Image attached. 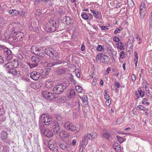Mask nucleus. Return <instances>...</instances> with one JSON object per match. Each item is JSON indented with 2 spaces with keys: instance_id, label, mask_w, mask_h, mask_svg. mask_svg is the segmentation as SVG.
Returning <instances> with one entry per match:
<instances>
[{
  "instance_id": "1",
  "label": "nucleus",
  "mask_w": 152,
  "mask_h": 152,
  "mask_svg": "<svg viewBox=\"0 0 152 152\" xmlns=\"http://www.w3.org/2000/svg\"><path fill=\"white\" fill-rule=\"evenodd\" d=\"M44 52V55L46 54L50 58L54 60L58 57V52L52 48H46Z\"/></svg>"
},
{
  "instance_id": "2",
  "label": "nucleus",
  "mask_w": 152,
  "mask_h": 152,
  "mask_svg": "<svg viewBox=\"0 0 152 152\" xmlns=\"http://www.w3.org/2000/svg\"><path fill=\"white\" fill-rule=\"evenodd\" d=\"M58 23L56 21L50 20L47 24L46 29L47 32H52L55 31L56 29Z\"/></svg>"
},
{
  "instance_id": "3",
  "label": "nucleus",
  "mask_w": 152,
  "mask_h": 152,
  "mask_svg": "<svg viewBox=\"0 0 152 152\" xmlns=\"http://www.w3.org/2000/svg\"><path fill=\"white\" fill-rule=\"evenodd\" d=\"M41 61L39 58L33 56L31 58V62L27 63V64L31 69L33 68L38 66V64L41 62Z\"/></svg>"
},
{
  "instance_id": "4",
  "label": "nucleus",
  "mask_w": 152,
  "mask_h": 152,
  "mask_svg": "<svg viewBox=\"0 0 152 152\" xmlns=\"http://www.w3.org/2000/svg\"><path fill=\"white\" fill-rule=\"evenodd\" d=\"M30 50L34 54L39 56L42 58L44 57V52L41 47L39 48L34 45L32 46Z\"/></svg>"
},
{
  "instance_id": "5",
  "label": "nucleus",
  "mask_w": 152,
  "mask_h": 152,
  "mask_svg": "<svg viewBox=\"0 0 152 152\" xmlns=\"http://www.w3.org/2000/svg\"><path fill=\"white\" fill-rule=\"evenodd\" d=\"M66 85L65 83L58 84L54 87L53 88V91L55 92L58 96V94H60L62 93L64 90L66 88Z\"/></svg>"
},
{
  "instance_id": "6",
  "label": "nucleus",
  "mask_w": 152,
  "mask_h": 152,
  "mask_svg": "<svg viewBox=\"0 0 152 152\" xmlns=\"http://www.w3.org/2000/svg\"><path fill=\"white\" fill-rule=\"evenodd\" d=\"M97 137V134L94 132L91 133V134H85L83 137L82 140V143H83V144L85 142H86V144L88 143L87 140L88 139L92 140L96 138Z\"/></svg>"
},
{
  "instance_id": "7",
  "label": "nucleus",
  "mask_w": 152,
  "mask_h": 152,
  "mask_svg": "<svg viewBox=\"0 0 152 152\" xmlns=\"http://www.w3.org/2000/svg\"><path fill=\"white\" fill-rule=\"evenodd\" d=\"M42 95L44 97L49 100L55 99L58 97L57 94L48 92L46 91H43L42 92Z\"/></svg>"
},
{
  "instance_id": "8",
  "label": "nucleus",
  "mask_w": 152,
  "mask_h": 152,
  "mask_svg": "<svg viewBox=\"0 0 152 152\" xmlns=\"http://www.w3.org/2000/svg\"><path fill=\"white\" fill-rule=\"evenodd\" d=\"M97 58L100 60L102 63L104 64H107L110 61L109 57L103 54H98L96 56V60Z\"/></svg>"
},
{
  "instance_id": "9",
  "label": "nucleus",
  "mask_w": 152,
  "mask_h": 152,
  "mask_svg": "<svg viewBox=\"0 0 152 152\" xmlns=\"http://www.w3.org/2000/svg\"><path fill=\"white\" fill-rule=\"evenodd\" d=\"M48 146L49 149L53 152H57L58 151V147L56 145L55 142L53 140H50L48 143Z\"/></svg>"
},
{
  "instance_id": "10",
  "label": "nucleus",
  "mask_w": 152,
  "mask_h": 152,
  "mask_svg": "<svg viewBox=\"0 0 152 152\" xmlns=\"http://www.w3.org/2000/svg\"><path fill=\"white\" fill-rule=\"evenodd\" d=\"M4 53L6 56V59L9 61L12 58V55L11 51L8 48L5 47L3 49Z\"/></svg>"
},
{
  "instance_id": "11",
  "label": "nucleus",
  "mask_w": 152,
  "mask_h": 152,
  "mask_svg": "<svg viewBox=\"0 0 152 152\" xmlns=\"http://www.w3.org/2000/svg\"><path fill=\"white\" fill-rule=\"evenodd\" d=\"M65 128L67 130L70 131H75L76 130V126L69 122H67L64 125Z\"/></svg>"
},
{
  "instance_id": "12",
  "label": "nucleus",
  "mask_w": 152,
  "mask_h": 152,
  "mask_svg": "<svg viewBox=\"0 0 152 152\" xmlns=\"http://www.w3.org/2000/svg\"><path fill=\"white\" fill-rule=\"evenodd\" d=\"M42 121L47 125H50L51 126L53 124V122H55V121H52L51 117L48 115H44Z\"/></svg>"
},
{
  "instance_id": "13",
  "label": "nucleus",
  "mask_w": 152,
  "mask_h": 152,
  "mask_svg": "<svg viewBox=\"0 0 152 152\" xmlns=\"http://www.w3.org/2000/svg\"><path fill=\"white\" fill-rule=\"evenodd\" d=\"M41 74L36 71H33L30 74V77L34 80H38L40 77Z\"/></svg>"
},
{
  "instance_id": "14",
  "label": "nucleus",
  "mask_w": 152,
  "mask_h": 152,
  "mask_svg": "<svg viewBox=\"0 0 152 152\" xmlns=\"http://www.w3.org/2000/svg\"><path fill=\"white\" fill-rule=\"evenodd\" d=\"M142 89V88H141L140 91L138 90L135 92L136 96L137 97L136 98V100L138 99L140 96L141 97H144L145 93H146L145 91H143Z\"/></svg>"
},
{
  "instance_id": "15",
  "label": "nucleus",
  "mask_w": 152,
  "mask_h": 152,
  "mask_svg": "<svg viewBox=\"0 0 152 152\" xmlns=\"http://www.w3.org/2000/svg\"><path fill=\"white\" fill-rule=\"evenodd\" d=\"M51 126H52V127L53 128V131L54 133L56 134L58 133L60 129V127L56 122H53V124Z\"/></svg>"
},
{
  "instance_id": "16",
  "label": "nucleus",
  "mask_w": 152,
  "mask_h": 152,
  "mask_svg": "<svg viewBox=\"0 0 152 152\" xmlns=\"http://www.w3.org/2000/svg\"><path fill=\"white\" fill-rule=\"evenodd\" d=\"M147 8L146 5L145 4L144 2H142L141 3L140 7V16L142 14H143L145 11L146 10Z\"/></svg>"
},
{
  "instance_id": "17",
  "label": "nucleus",
  "mask_w": 152,
  "mask_h": 152,
  "mask_svg": "<svg viewBox=\"0 0 152 152\" xmlns=\"http://www.w3.org/2000/svg\"><path fill=\"white\" fill-rule=\"evenodd\" d=\"M63 23L68 25L72 23V20L69 17L65 16L63 19Z\"/></svg>"
},
{
  "instance_id": "18",
  "label": "nucleus",
  "mask_w": 152,
  "mask_h": 152,
  "mask_svg": "<svg viewBox=\"0 0 152 152\" xmlns=\"http://www.w3.org/2000/svg\"><path fill=\"white\" fill-rule=\"evenodd\" d=\"M15 35L14 33L11 34L8 37H5V39H8L10 42H12L16 40Z\"/></svg>"
},
{
  "instance_id": "19",
  "label": "nucleus",
  "mask_w": 152,
  "mask_h": 152,
  "mask_svg": "<svg viewBox=\"0 0 152 152\" xmlns=\"http://www.w3.org/2000/svg\"><path fill=\"white\" fill-rule=\"evenodd\" d=\"M55 86V82L53 81H47L45 83V86L46 87L48 88H50L53 87Z\"/></svg>"
},
{
  "instance_id": "20",
  "label": "nucleus",
  "mask_w": 152,
  "mask_h": 152,
  "mask_svg": "<svg viewBox=\"0 0 152 152\" xmlns=\"http://www.w3.org/2000/svg\"><path fill=\"white\" fill-rule=\"evenodd\" d=\"M42 134L48 137H50L53 136V132L49 129H47Z\"/></svg>"
},
{
  "instance_id": "21",
  "label": "nucleus",
  "mask_w": 152,
  "mask_h": 152,
  "mask_svg": "<svg viewBox=\"0 0 152 152\" xmlns=\"http://www.w3.org/2000/svg\"><path fill=\"white\" fill-rule=\"evenodd\" d=\"M8 133L5 131H3L1 133V138L3 141L7 139Z\"/></svg>"
},
{
  "instance_id": "22",
  "label": "nucleus",
  "mask_w": 152,
  "mask_h": 152,
  "mask_svg": "<svg viewBox=\"0 0 152 152\" xmlns=\"http://www.w3.org/2000/svg\"><path fill=\"white\" fill-rule=\"evenodd\" d=\"M15 37L16 40L17 39L16 41L19 40L21 39L23 36V33L20 32H18L16 33H15Z\"/></svg>"
},
{
  "instance_id": "23",
  "label": "nucleus",
  "mask_w": 152,
  "mask_h": 152,
  "mask_svg": "<svg viewBox=\"0 0 152 152\" xmlns=\"http://www.w3.org/2000/svg\"><path fill=\"white\" fill-rule=\"evenodd\" d=\"M59 135L60 137L65 138H66L69 136V134L63 130H62L60 132Z\"/></svg>"
},
{
  "instance_id": "24",
  "label": "nucleus",
  "mask_w": 152,
  "mask_h": 152,
  "mask_svg": "<svg viewBox=\"0 0 152 152\" xmlns=\"http://www.w3.org/2000/svg\"><path fill=\"white\" fill-rule=\"evenodd\" d=\"M102 136L108 140H110L111 139L112 136L111 134H109L108 132L107 131L104 132V133H103Z\"/></svg>"
},
{
  "instance_id": "25",
  "label": "nucleus",
  "mask_w": 152,
  "mask_h": 152,
  "mask_svg": "<svg viewBox=\"0 0 152 152\" xmlns=\"http://www.w3.org/2000/svg\"><path fill=\"white\" fill-rule=\"evenodd\" d=\"M68 145L66 142H61L59 143V147L62 149L65 150L68 147Z\"/></svg>"
},
{
  "instance_id": "26",
  "label": "nucleus",
  "mask_w": 152,
  "mask_h": 152,
  "mask_svg": "<svg viewBox=\"0 0 152 152\" xmlns=\"http://www.w3.org/2000/svg\"><path fill=\"white\" fill-rule=\"evenodd\" d=\"M17 60H14L11 62H10L11 63V65L13 67V68H15L17 67L18 66V62Z\"/></svg>"
},
{
  "instance_id": "27",
  "label": "nucleus",
  "mask_w": 152,
  "mask_h": 152,
  "mask_svg": "<svg viewBox=\"0 0 152 152\" xmlns=\"http://www.w3.org/2000/svg\"><path fill=\"white\" fill-rule=\"evenodd\" d=\"M75 95V90L72 89H71L68 94V97L69 98H74Z\"/></svg>"
},
{
  "instance_id": "28",
  "label": "nucleus",
  "mask_w": 152,
  "mask_h": 152,
  "mask_svg": "<svg viewBox=\"0 0 152 152\" xmlns=\"http://www.w3.org/2000/svg\"><path fill=\"white\" fill-rule=\"evenodd\" d=\"M9 13L13 16H16L19 13V12L16 10H10L9 11Z\"/></svg>"
},
{
  "instance_id": "29",
  "label": "nucleus",
  "mask_w": 152,
  "mask_h": 152,
  "mask_svg": "<svg viewBox=\"0 0 152 152\" xmlns=\"http://www.w3.org/2000/svg\"><path fill=\"white\" fill-rule=\"evenodd\" d=\"M66 101V97L63 96L61 98H59L57 101L58 103H64Z\"/></svg>"
},
{
  "instance_id": "30",
  "label": "nucleus",
  "mask_w": 152,
  "mask_h": 152,
  "mask_svg": "<svg viewBox=\"0 0 152 152\" xmlns=\"http://www.w3.org/2000/svg\"><path fill=\"white\" fill-rule=\"evenodd\" d=\"M117 48L120 49L121 50H124L123 44L122 42H118L117 44Z\"/></svg>"
},
{
  "instance_id": "31",
  "label": "nucleus",
  "mask_w": 152,
  "mask_h": 152,
  "mask_svg": "<svg viewBox=\"0 0 152 152\" xmlns=\"http://www.w3.org/2000/svg\"><path fill=\"white\" fill-rule=\"evenodd\" d=\"M110 50L111 51V54H110V55L111 56L112 58L113 59V60H114L115 59L114 57L116 56L117 53V52L114 51V50H111L110 49Z\"/></svg>"
},
{
  "instance_id": "32",
  "label": "nucleus",
  "mask_w": 152,
  "mask_h": 152,
  "mask_svg": "<svg viewBox=\"0 0 152 152\" xmlns=\"http://www.w3.org/2000/svg\"><path fill=\"white\" fill-rule=\"evenodd\" d=\"M75 89L76 91L79 93H82L83 89L82 88L79 86H77L75 87Z\"/></svg>"
},
{
  "instance_id": "33",
  "label": "nucleus",
  "mask_w": 152,
  "mask_h": 152,
  "mask_svg": "<svg viewBox=\"0 0 152 152\" xmlns=\"http://www.w3.org/2000/svg\"><path fill=\"white\" fill-rule=\"evenodd\" d=\"M107 90H105L104 92V96L105 99L107 100H109L110 96L108 94H107Z\"/></svg>"
},
{
  "instance_id": "34",
  "label": "nucleus",
  "mask_w": 152,
  "mask_h": 152,
  "mask_svg": "<svg viewBox=\"0 0 152 152\" xmlns=\"http://www.w3.org/2000/svg\"><path fill=\"white\" fill-rule=\"evenodd\" d=\"M148 100V98H145L142 101V103L143 104H146L147 105H149L150 104V103L148 102H147Z\"/></svg>"
},
{
  "instance_id": "35",
  "label": "nucleus",
  "mask_w": 152,
  "mask_h": 152,
  "mask_svg": "<svg viewBox=\"0 0 152 152\" xmlns=\"http://www.w3.org/2000/svg\"><path fill=\"white\" fill-rule=\"evenodd\" d=\"M66 69L64 68L61 69H59L58 71V73L59 74L61 75L65 73Z\"/></svg>"
},
{
  "instance_id": "36",
  "label": "nucleus",
  "mask_w": 152,
  "mask_h": 152,
  "mask_svg": "<svg viewBox=\"0 0 152 152\" xmlns=\"http://www.w3.org/2000/svg\"><path fill=\"white\" fill-rule=\"evenodd\" d=\"M39 128L41 131V132L42 134L45 131V130L46 129L45 128L43 124L40 125Z\"/></svg>"
},
{
  "instance_id": "37",
  "label": "nucleus",
  "mask_w": 152,
  "mask_h": 152,
  "mask_svg": "<svg viewBox=\"0 0 152 152\" xmlns=\"http://www.w3.org/2000/svg\"><path fill=\"white\" fill-rule=\"evenodd\" d=\"M70 79L72 82L75 85L76 84V82L74 78V76L72 74H70Z\"/></svg>"
},
{
  "instance_id": "38",
  "label": "nucleus",
  "mask_w": 152,
  "mask_h": 152,
  "mask_svg": "<svg viewBox=\"0 0 152 152\" xmlns=\"http://www.w3.org/2000/svg\"><path fill=\"white\" fill-rule=\"evenodd\" d=\"M81 16L82 18L84 19L85 20L88 19V16L86 14L84 13L83 12L81 14Z\"/></svg>"
},
{
  "instance_id": "39",
  "label": "nucleus",
  "mask_w": 152,
  "mask_h": 152,
  "mask_svg": "<svg viewBox=\"0 0 152 152\" xmlns=\"http://www.w3.org/2000/svg\"><path fill=\"white\" fill-rule=\"evenodd\" d=\"M128 5L130 7H132L134 4V2L132 0H129L128 1Z\"/></svg>"
},
{
  "instance_id": "40",
  "label": "nucleus",
  "mask_w": 152,
  "mask_h": 152,
  "mask_svg": "<svg viewBox=\"0 0 152 152\" xmlns=\"http://www.w3.org/2000/svg\"><path fill=\"white\" fill-rule=\"evenodd\" d=\"M115 89L117 91H118L119 90V86L120 85V84L119 82L116 81L115 82Z\"/></svg>"
},
{
  "instance_id": "41",
  "label": "nucleus",
  "mask_w": 152,
  "mask_h": 152,
  "mask_svg": "<svg viewBox=\"0 0 152 152\" xmlns=\"http://www.w3.org/2000/svg\"><path fill=\"white\" fill-rule=\"evenodd\" d=\"M136 38L137 40V41H139L138 42V44H140L142 43V41H141V39L139 35L138 34H136Z\"/></svg>"
},
{
  "instance_id": "42",
  "label": "nucleus",
  "mask_w": 152,
  "mask_h": 152,
  "mask_svg": "<svg viewBox=\"0 0 152 152\" xmlns=\"http://www.w3.org/2000/svg\"><path fill=\"white\" fill-rule=\"evenodd\" d=\"M148 88L146 86H145V87H143L142 88V90L143 91H145L146 93V94H149V91L148 90Z\"/></svg>"
},
{
  "instance_id": "43",
  "label": "nucleus",
  "mask_w": 152,
  "mask_h": 152,
  "mask_svg": "<svg viewBox=\"0 0 152 152\" xmlns=\"http://www.w3.org/2000/svg\"><path fill=\"white\" fill-rule=\"evenodd\" d=\"M122 29V28H121V27H120L119 28H116L114 31V33L115 34H117L119 33Z\"/></svg>"
},
{
  "instance_id": "44",
  "label": "nucleus",
  "mask_w": 152,
  "mask_h": 152,
  "mask_svg": "<svg viewBox=\"0 0 152 152\" xmlns=\"http://www.w3.org/2000/svg\"><path fill=\"white\" fill-rule=\"evenodd\" d=\"M11 63H10V62H8L7 63L5 64L4 65V67L5 68L7 69V68H10V65H11Z\"/></svg>"
},
{
  "instance_id": "45",
  "label": "nucleus",
  "mask_w": 152,
  "mask_h": 152,
  "mask_svg": "<svg viewBox=\"0 0 152 152\" xmlns=\"http://www.w3.org/2000/svg\"><path fill=\"white\" fill-rule=\"evenodd\" d=\"M117 138L118 140L120 142V143L122 142L124 140V139L121 137L117 136Z\"/></svg>"
},
{
  "instance_id": "46",
  "label": "nucleus",
  "mask_w": 152,
  "mask_h": 152,
  "mask_svg": "<svg viewBox=\"0 0 152 152\" xmlns=\"http://www.w3.org/2000/svg\"><path fill=\"white\" fill-rule=\"evenodd\" d=\"M103 49V48L101 45H99L97 47V50L99 51H101Z\"/></svg>"
},
{
  "instance_id": "47",
  "label": "nucleus",
  "mask_w": 152,
  "mask_h": 152,
  "mask_svg": "<svg viewBox=\"0 0 152 152\" xmlns=\"http://www.w3.org/2000/svg\"><path fill=\"white\" fill-rule=\"evenodd\" d=\"M122 51L120 52V57L122 58H123L125 57V53L124 51L121 50Z\"/></svg>"
},
{
  "instance_id": "48",
  "label": "nucleus",
  "mask_w": 152,
  "mask_h": 152,
  "mask_svg": "<svg viewBox=\"0 0 152 152\" xmlns=\"http://www.w3.org/2000/svg\"><path fill=\"white\" fill-rule=\"evenodd\" d=\"M115 149L117 152H121V150L120 145L117 146L116 148H115Z\"/></svg>"
},
{
  "instance_id": "49",
  "label": "nucleus",
  "mask_w": 152,
  "mask_h": 152,
  "mask_svg": "<svg viewBox=\"0 0 152 152\" xmlns=\"http://www.w3.org/2000/svg\"><path fill=\"white\" fill-rule=\"evenodd\" d=\"M26 14V13L23 11H21L20 12H19V13L18 14L19 15L22 16H23L25 15Z\"/></svg>"
},
{
  "instance_id": "50",
  "label": "nucleus",
  "mask_w": 152,
  "mask_h": 152,
  "mask_svg": "<svg viewBox=\"0 0 152 152\" xmlns=\"http://www.w3.org/2000/svg\"><path fill=\"white\" fill-rule=\"evenodd\" d=\"M12 71V75H17L18 72L16 69H14V68H13V70Z\"/></svg>"
},
{
  "instance_id": "51",
  "label": "nucleus",
  "mask_w": 152,
  "mask_h": 152,
  "mask_svg": "<svg viewBox=\"0 0 152 152\" xmlns=\"http://www.w3.org/2000/svg\"><path fill=\"white\" fill-rule=\"evenodd\" d=\"M94 15V17H95L96 18H99V13L97 11H95V12L93 13Z\"/></svg>"
},
{
  "instance_id": "52",
  "label": "nucleus",
  "mask_w": 152,
  "mask_h": 152,
  "mask_svg": "<svg viewBox=\"0 0 152 152\" xmlns=\"http://www.w3.org/2000/svg\"><path fill=\"white\" fill-rule=\"evenodd\" d=\"M97 79V78H94V79L93 80V81L92 83V84L93 86H94L96 85Z\"/></svg>"
},
{
  "instance_id": "53",
  "label": "nucleus",
  "mask_w": 152,
  "mask_h": 152,
  "mask_svg": "<svg viewBox=\"0 0 152 152\" xmlns=\"http://www.w3.org/2000/svg\"><path fill=\"white\" fill-rule=\"evenodd\" d=\"M137 108L140 110H144V107L141 105H139L137 107Z\"/></svg>"
},
{
  "instance_id": "54",
  "label": "nucleus",
  "mask_w": 152,
  "mask_h": 152,
  "mask_svg": "<svg viewBox=\"0 0 152 152\" xmlns=\"http://www.w3.org/2000/svg\"><path fill=\"white\" fill-rule=\"evenodd\" d=\"M113 40L116 42H118L119 41H120V39H119V38L118 37H115L114 38H113Z\"/></svg>"
},
{
  "instance_id": "55",
  "label": "nucleus",
  "mask_w": 152,
  "mask_h": 152,
  "mask_svg": "<svg viewBox=\"0 0 152 152\" xmlns=\"http://www.w3.org/2000/svg\"><path fill=\"white\" fill-rule=\"evenodd\" d=\"M138 58H135L134 59V62L135 64V66L136 67L137 66V64L138 61Z\"/></svg>"
},
{
  "instance_id": "56",
  "label": "nucleus",
  "mask_w": 152,
  "mask_h": 152,
  "mask_svg": "<svg viewBox=\"0 0 152 152\" xmlns=\"http://www.w3.org/2000/svg\"><path fill=\"white\" fill-rule=\"evenodd\" d=\"M132 80L133 81H134L136 80V77L135 75L134 74H133L132 75Z\"/></svg>"
},
{
  "instance_id": "57",
  "label": "nucleus",
  "mask_w": 152,
  "mask_h": 152,
  "mask_svg": "<svg viewBox=\"0 0 152 152\" xmlns=\"http://www.w3.org/2000/svg\"><path fill=\"white\" fill-rule=\"evenodd\" d=\"M82 99L83 102H85L87 101L88 100V99L87 97L84 96L82 98Z\"/></svg>"
},
{
  "instance_id": "58",
  "label": "nucleus",
  "mask_w": 152,
  "mask_h": 152,
  "mask_svg": "<svg viewBox=\"0 0 152 152\" xmlns=\"http://www.w3.org/2000/svg\"><path fill=\"white\" fill-rule=\"evenodd\" d=\"M13 68H10V69H8L7 71L9 73H10V74H12V70H13Z\"/></svg>"
},
{
  "instance_id": "59",
  "label": "nucleus",
  "mask_w": 152,
  "mask_h": 152,
  "mask_svg": "<svg viewBox=\"0 0 152 152\" xmlns=\"http://www.w3.org/2000/svg\"><path fill=\"white\" fill-rule=\"evenodd\" d=\"M4 113V112L3 110L0 108V116H2Z\"/></svg>"
},
{
  "instance_id": "60",
  "label": "nucleus",
  "mask_w": 152,
  "mask_h": 152,
  "mask_svg": "<svg viewBox=\"0 0 152 152\" xmlns=\"http://www.w3.org/2000/svg\"><path fill=\"white\" fill-rule=\"evenodd\" d=\"M149 20L150 21V24H152V12L151 13L150 19Z\"/></svg>"
},
{
  "instance_id": "61",
  "label": "nucleus",
  "mask_w": 152,
  "mask_h": 152,
  "mask_svg": "<svg viewBox=\"0 0 152 152\" xmlns=\"http://www.w3.org/2000/svg\"><path fill=\"white\" fill-rule=\"evenodd\" d=\"M4 62V61L2 57L0 55V64L3 63Z\"/></svg>"
},
{
  "instance_id": "62",
  "label": "nucleus",
  "mask_w": 152,
  "mask_h": 152,
  "mask_svg": "<svg viewBox=\"0 0 152 152\" xmlns=\"http://www.w3.org/2000/svg\"><path fill=\"white\" fill-rule=\"evenodd\" d=\"M110 67H109L107 69L106 72L105 73V74H107L109 73V72L110 70Z\"/></svg>"
},
{
  "instance_id": "63",
  "label": "nucleus",
  "mask_w": 152,
  "mask_h": 152,
  "mask_svg": "<svg viewBox=\"0 0 152 152\" xmlns=\"http://www.w3.org/2000/svg\"><path fill=\"white\" fill-rule=\"evenodd\" d=\"M9 149V147L7 146H4L3 147V149L5 151H6L7 150Z\"/></svg>"
},
{
  "instance_id": "64",
  "label": "nucleus",
  "mask_w": 152,
  "mask_h": 152,
  "mask_svg": "<svg viewBox=\"0 0 152 152\" xmlns=\"http://www.w3.org/2000/svg\"><path fill=\"white\" fill-rule=\"evenodd\" d=\"M85 49V45L83 44L81 46V50L82 51H84Z\"/></svg>"
}]
</instances>
